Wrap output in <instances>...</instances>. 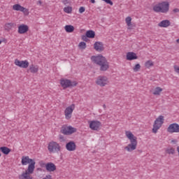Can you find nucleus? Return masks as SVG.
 I'll return each instance as SVG.
<instances>
[{
  "mask_svg": "<svg viewBox=\"0 0 179 179\" xmlns=\"http://www.w3.org/2000/svg\"><path fill=\"white\" fill-rule=\"evenodd\" d=\"M66 13H72V7L67 6L64 8Z\"/></svg>",
  "mask_w": 179,
  "mask_h": 179,
  "instance_id": "obj_33",
  "label": "nucleus"
},
{
  "mask_svg": "<svg viewBox=\"0 0 179 179\" xmlns=\"http://www.w3.org/2000/svg\"><path fill=\"white\" fill-rule=\"evenodd\" d=\"M169 9L170 3L169 1H162L153 6V10L157 13H159V12H161V13H167Z\"/></svg>",
  "mask_w": 179,
  "mask_h": 179,
  "instance_id": "obj_3",
  "label": "nucleus"
},
{
  "mask_svg": "<svg viewBox=\"0 0 179 179\" xmlns=\"http://www.w3.org/2000/svg\"><path fill=\"white\" fill-rule=\"evenodd\" d=\"M38 3H39V5H41V3H43L41 2V1H38Z\"/></svg>",
  "mask_w": 179,
  "mask_h": 179,
  "instance_id": "obj_44",
  "label": "nucleus"
},
{
  "mask_svg": "<svg viewBox=\"0 0 179 179\" xmlns=\"http://www.w3.org/2000/svg\"><path fill=\"white\" fill-rule=\"evenodd\" d=\"M14 24L12 22L7 23L4 26L5 30H7V31H9V30L12 29V27H13Z\"/></svg>",
  "mask_w": 179,
  "mask_h": 179,
  "instance_id": "obj_28",
  "label": "nucleus"
},
{
  "mask_svg": "<svg viewBox=\"0 0 179 179\" xmlns=\"http://www.w3.org/2000/svg\"><path fill=\"white\" fill-rule=\"evenodd\" d=\"M94 48L96 51H98V52H101L102 51H104V45L103 44V42H95L94 44Z\"/></svg>",
  "mask_w": 179,
  "mask_h": 179,
  "instance_id": "obj_14",
  "label": "nucleus"
},
{
  "mask_svg": "<svg viewBox=\"0 0 179 179\" xmlns=\"http://www.w3.org/2000/svg\"><path fill=\"white\" fill-rule=\"evenodd\" d=\"M29 71L31 73H37L38 72V66L31 64L29 66Z\"/></svg>",
  "mask_w": 179,
  "mask_h": 179,
  "instance_id": "obj_23",
  "label": "nucleus"
},
{
  "mask_svg": "<svg viewBox=\"0 0 179 179\" xmlns=\"http://www.w3.org/2000/svg\"><path fill=\"white\" fill-rule=\"evenodd\" d=\"M96 1L95 0H91L92 3H95Z\"/></svg>",
  "mask_w": 179,
  "mask_h": 179,
  "instance_id": "obj_43",
  "label": "nucleus"
},
{
  "mask_svg": "<svg viewBox=\"0 0 179 179\" xmlns=\"http://www.w3.org/2000/svg\"><path fill=\"white\" fill-rule=\"evenodd\" d=\"M27 31H29V26L22 24L18 27L19 34H24V33H27Z\"/></svg>",
  "mask_w": 179,
  "mask_h": 179,
  "instance_id": "obj_19",
  "label": "nucleus"
},
{
  "mask_svg": "<svg viewBox=\"0 0 179 179\" xmlns=\"http://www.w3.org/2000/svg\"><path fill=\"white\" fill-rule=\"evenodd\" d=\"M32 162H34V159H31L29 157V156H22L21 163L22 166H27V164H30Z\"/></svg>",
  "mask_w": 179,
  "mask_h": 179,
  "instance_id": "obj_18",
  "label": "nucleus"
},
{
  "mask_svg": "<svg viewBox=\"0 0 179 179\" xmlns=\"http://www.w3.org/2000/svg\"><path fill=\"white\" fill-rule=\"evenodd\" d=\"M162 92H163V89L160 87H157L152 94H154L155 96H159L160 95V93H162Z\"/></svg>",
  "mask_w": 179,
  "mask_h": 179,
  "instance_id": "obj_27",
  "label": "nucleus"
},
{
  "mask_svg": "<svg viewBox=\"0 0 179 179\" xmlns=\"http://www.w3.org/2000/svg\"><path fill=\"white\" fill-rule=\"evenodd\" d=\"M100 127H101V122L97 120H92L90 122V128L92 131H99Z\"/></svg>",
  "mask_w": 179,
  "mask_h": 179,
  "instance_id": "obj_12",
  "label": "nucleus"
},
{
  "mask_svg": "<svg viewBox=\"0 0 179 179\" xmlns=\"http://www.w3.org/2000/svg\"><path fill=\"white\" fill-rule=\"evenodd\" d=\"M0 151L3 155H8L10 152H12V150L6 146H3L0 148Z\"/></svg>",
  "mask_w": 179,
  "mask_h": 179,
  "instance_id": "obj_22",
  "label": "nucleus"
},
{
  "mask_svg": "<svg viewBox=\"0 0 179 179\" xmlns=\"http://www.w3.org/2000/svg\"><path fill=\"white\" fill-rule=\"evenodd\" d=\"M13 10H19L20 12H23V13H27L29 10L27 8L20 6V4H15L13 6Z\"/></svg>",
  "mask_w": 179,
  "mask_h": 179,
  "instance_id": "obj_17",
  "label": "nucleus"
},
{
  "mask_svg": "<svg viewBox=\"0 0 179 179\" xmlns=\"http://www.w3.org/2000/svg\"><path fill=\"white\" fill-rule=\"evenodd\" d=\"M102 1H103V2H106V3H108L111 6H113V3L111 1V0H102Z\"/></svg>",
  "mask_w": 179,
  "mask_h": 179,
  "instance_id": "obj_35",
  "label": "nucleus"
},
{
  "mask_svg": "<svg viewBox=\"0 0 179 179\" xmlns=\"http://www.w3.org/2000/svg\"><path fill=\"white\" fill-rule=\"evenodd\" d=\"M64 29L66 33H72L75 30V27L72 25H66L64 27Z\"/></svg>",
  "mask_w": 179,
  "mask_h": 179,
  "instance_id": "obj_26",
  "label": "nucleus"
},
{
  "mask_svg": "<svg viewBox=\"0 0 179 179\" xmlns=\"http://www.w3.org/2000/svg\"><path fill=\"white\" fill-rule=\"evenodd\" d=\"M45 168L48 173H52L57 170V166L52 162H48L45 164Z\"/></svg>",
  "mask_w": 179,
  "mask_h": 179,
  "instance_id": "obj_13",
  "label": "nucleus"
},
{
  "mask_svg": "<svg viewBox=\"0 0 179 179\" xmlns=\"http://www.w3.org/2000/svg\"><path fill=\"white\" fill-rule=\"evenodd\" d=\"M173 12H174V13H178L179 9L178 8H174Z\"/></svg>",
  "mask_w": 179,
  "mask_h": 179,
  "instance_id": "obj_41",
  "label": "nucleus"
},
{
  "mask_svg": "<svg viewBox=\"0 0 179 179\" xmlns=\"http://www.w3.org/2000/svg\"><path fill=\"white\" fill-rule=\"evenodd\" d=\"M166 153H168V155H174V152H176V150H174V148H168L166 150Z\"/></svg>",
  "mask_w": 179,
  "mask_h": 179,
  "instance_id": "obj_32",
  "label": "nucleus"
},
{
  "mask_svg": "<svg viewBox=\"0 0 179 179\" xmlns=\"http://www.w3.org/2000/svg\"><path fill=\"white\" fill-rule=\"evenodd\" d=\"M175 72H176V73H179V66H173Z\"/></svg>",
  "mask_w": 179,
  "mask_h": 179,
  "instance_id": "obj_38",
  "label": "nucleus"
},
{
  "mask_svg": "<svg viewBox=\"0 0 179 179\" xmlns=\"http://www.w3.org/2000/svg\"><path fill=\"white\" fill-rule=\"evenodd\" d=\"M176 43H178V44H179V38L176 40Z\"/></svg>",
  "mask_w": 179,
  "mask_h": 179,
  "instance_id": "obj_46",
  "label": "nucleus"
},
{
  "mask_svg": "<svg viewBox=\"0 0 179 179\" xmlns=\"http://www.w3.org/2000/svg\"><path fill=\"white\" fill-rule=\"evenodd\" d=\"M86 35L88 38H94V37L96 36V33L93 30H89L87 31Z\"/></svg>",
  "mask_w": 179,
  "mask_h": 179,
  "instance_id": "obj_24",
  "label": "nucleus"
},
{
  "mask_svg": "<svg viewBox=\"0 0 179 179\" xmlns=\"http://www.w3.org/2000/svg\"><path fill=\"white\" fill-rule=\"evenodd\" d=\"M73 110H75V104H72L65 109L64 115L66 117V120H71V118H72V113H73Z\"/></svg>",
  "mask_w": 179,
  "mask_h": 179,
  "instance_id": "obj_9",
  "label": "nucleus"
},
{
  "mask_svg": "<svg viewBox=\"0 0 179 179\" xmlns=\"http://www.w3.org/2000/svg\"><path fill=\"white\" fill-rule=\"evenodd\" d=\"M125 135L130 141V143L127 146L124 147V149L125 150H127V152H134V150H136V146H138V138H136V136L129 131H126Z\"/></svg>",
  "mask_w": 179,
  "mask_h": 179,
  "instance_id": "obj_2",
  "label": "nucleus"
},
{
  "mask_svg": "<svg viewBox=\"0 0 179 179\" xmlns=\"http://www.w3.org/2000/svg\"><path fill=\"white\" fill-rule=\"evenodd\" d=\"M132 21V18L131 17H127L125 19V22L127 23V25L128 26V27H131V26H132L131 22Z\"/></svg>",
  "mask_w": 179,
  "mask_h": 179,
  "instance_id": "obj_29",
  "label": "nucleus"
},
{
  "mask_svg": "<svg viewBox=\"0 0 179 179\" xmlns=\"http://www.w3.org/2000/svg\"><path fill=\"white\" fill-rule=\"evenodd\" d=\"M59 139H62V141H64V136L60 135L59 136Z\"/></svg>",
  "mask_w": 179,
  "mask_h": 179,
  "instance_id": "obj_42",
  "label": "nucleus"
},
{
  "mask_svg": "<svg viewBox=\"0 0 179 179\" xmlns=\"http://www.w3.org/2000/svg\"><path fill=\"white\" fill-rule=\"evenodd\" d=\"M76 131V128L72 127V126H63L61 129V132L63 135H72V134H75Z\"/></svg>",
  "mask_w": 179,
  "mask_h": 179,
  "instance_id": "obj_7",
  "label": "nucleus"
},
{
  "mask_svg": "<svg viewBox=\"0 0 179 179\" xmlns=\"http://www.w3.org/2000/svg\"><path fill=\"white\" fill-rule=\"evenodd\" d=\"M164 124V116L159 115L155 121L152 128L153 134H157V131L162 128V125Z\"/></svg>",
  "mask_w": 179,
  "mask_h": 179,
  "instance_id": "obj_4",
  "label": "nucleus"
},
{
  "mask_svg": "<svg viewBox=\"0 0 179 179\" xmlns=\"http://www.w3.org/2000/svg\"><path fill=\"white\" fill-rule=\"evenodd\" d=\"M1 43H2V41L0 40V44H1Z\"/></svg>",
  "mask_w": 179,
  "mask_h": 179,
  "instance_id": "obj_47",
  "label": "nucleus"
},
{
  "mask_svg": "<svg viewBox=\"0 0 179 179\" xmlns=\"http://www.w3.org/2000/svg\"><path fill=\"white\" fill-rule=\"evenodd\" d=\"M171 22L170 20H162V22H160L158 24L159 27H169V26H170Z\"/></svg>",
  "mask_w": 179,
  "mask_h": 179,
  "instance_id": "obj_21",
  "label": "nucleus"
},
{
  "mask_svg": "<svg viewBox=\"0 0 179 179\" xmlns=\"http://www.w3.org/2000/svg\"><path fill=\"white\" fill-rule=\"evenodd\" d=\"M62 3H64V5H68V3H69V1H68V0H62Z\"/></svg>",
  "mask_w": 179,
  "mask_h": 179,
  "instance_id": "obj_40",
  "label": "nucleus"
},
{
  "mask_svg": "<svg viewBox=\"0 0 179 179\" xmlns=\"http://www.w3.org/2000/svg\"><path fill=\"white\" fill-rule=\"evenodd\" d=\"M139 69H141V64H137L134 67L133 71H134V72H138L139 71Z\"/></svg>",
  "mask_w": 179,
  "mask_h": 179,
  "instance_id": "obj_34",
  "label": "nucleus"
},
{
  "mask_svg": "<svg viewBox=\"0 0 179 179\" xmlns=\"http://www.w3.org/2000/svg\"><path fill=\"white\" fill-rule=\"evenodd\" d=\"M103 108H106L107 106H106V104H103Z\"/></svg>",
  "mask_w": 179,
  "mask_h": 179,
  "instance_id": "obj_45",
  "label": "nucleus"
},
{
  "mask_svg": "<svg viewBox=\"0 0 179 179\" xmlns=\"http://www.w3.org/2000/svg\"><path fill=\"white\" fill-rule=\"evenodd\" d=\"M1 152H0V157H1Z\"/></svg>",
  "mask_w": 179,
  "mask_h": 179,
  "instance_id": "obj_49",
  "label": "nucleus"
},
{
  "mask_svg": "<svg viewBox=\"0 0 179 179\" xmlns=\"http://www.w3.org/2000/svg\"><path fill=\"white\" fill-rule=\"evenodd\" d=\"M171 142H172V143H173V142H175V141H174V140H172Z\"/></svg>",
  "mask_w": 179,
  "mask_h": 179,
  "instance_id": "obj_48",
  "label": "nucleus"
},
{
  "mask_svg": "<svg viewBox=\"0 0 179 179\" xmlns=\"http://www.w3.org/2000/svg\"><path fill=\"white\" fill-rule=\"evenodd\" d=\"M43 179H52V176L51 175H46Z\"/></svg>",
  "mask_w": 179,
  "mask_h": 179,
  "instance_id": "obj_39",
  "label": "nucleus"
},
{
  "mask_svg": "<svg viewBox=\"0 0 179 179\" xmlns=\"http://www.w3.org/2000/svg\"><path fill=\"white\" fill-rule=\"evenodd\" d=\"M66 149L69 152H73L76 150V144L73 141H70L66 144Z\"/></svg>",
  "mask_w": 179,
  "mask_h": 179,
  "instance_id": "obj_15",
  "label": "nucleus"
},
{
  "mask_svg": "<svg viewBox=\"0 0 179 179\" xmlns=\"http://www.w3.org/2000/svg\"><path fill=\"white\" fill-rule=\"evenodd\" d=\"M20 179H33V177L30 176V173L25 172L22 173L20 176Z\"/></svg>",
  "mask_w": 179,
  "mask_h": 179,
  "instance_id": "obj_25",
  "label": "nucleus"
},
{
  "mask_svg": "<svg viewBox=\"0 0 179 179\" xmlns=\"http://www.w3.org/2000/svg\"><path fill=\"white\" fill-rule=\"evenodd\" d=\"M89 37H87V35H83L82 36V40H83V41H87Z\"/></svg>",
  "mask_w": 179,
  "mask_h": 179,
  "instance_id": "obj_36",
  "label": "nucleus"
},
{
  "mask_svg": "<svg viewBox=\"0 0 179 179\" xmlns=\"http://www.w3.org/2000/svg\"><path fill=\"white\" fill-rule=\"evenodd\" d=\"M78 47L80 50H85L86 49V43L80 42L78 45Z\"/></svg>",
  "mask_w": 179,
  "mask_h": 179,
  "instance_id": "obj_31",
  "label": "nucleus"
},
{
  "mask_svg": "<svg viewBox=\"0 0 179 179\" xmlns=\"http://www.w3.org/2000/svg\"><path fill=\"white\" fill-rule=\"evenodd\" d=\"M85 10H86V9L85 8V7L82 6L79 8V13H83V12H85Z\"/></svg>",
  "mask_w": 179,
  "mask_h": 179,
  "instance_id": "obj_37",
  "label": "nucleus"
},
{
  "mask_svg": "<svg viewBox=\"0 0 179 179\" xmlns=\"http://www.w3.org/2000/svg\"><path fill=\"white\" fill-rule=\"evenodd\" d=\"M169 134L179 133V125L177 123L171 124L167 128Z\"/></svg>",
  "mask_w": 179,
  "mask_h": 179,
  "instance_id": "obj_11",
  "label": "nucleus"
},
{
  "mask_svg": "<svg viewBox=\"0 0 179 179\" xmlns=\"http://www.w3.org/2000/svg\"><path fill=\"white\" fill-rule=\"evenodd\" d=\"M34 169H36V161H33L29 164L25 173H27L28 174H33V173H34Z\"/></svg>",
  "mask_w": 179,
  "mask_h": 179,
  "instance_id": "obj_16",
  "label": "nucleus"
},
{
  "mask_svg": "<svg viewBox=\"0 0 179 179\" xmlns=\"http://www.w3.org/2000/svg\"><path fill=\"white\" fill-rule=\"evenodd\" d=\"M91 61H92L94 64H96V65H98V66H99V70L102 72H106V71L110 68V64L107 61V59L101 55L92 56Z\"/></svg>",
  "mask_w": 179,
  "mask_h": 179,
  "instance_id": "obj_1",
  "label": "nucleus"
},
{
  "mask_svg": "<svg viewBox=\"0 0 179 179\" xmlns=\"http://www.w3.org/2000/svg\"><path fill=\"white\" fill-rule=\"evenodd\" d=\"M15 65L17 66H19L20 68H23L24 69H26V68H29V62L27 60H19L16 59L14 62Z\"/></svg>",
  "mask_w": 179,
  "mask_h": 179,
  "instance_id": "obj_10",
  "label": "nucleus"
},
{
  "mask_svg": "<svg viewBox=\"0 0 179 179\" xmlns=\"http://www.w3.org/2000/svg\"><path fill=\"white\" fill-rule=\"evenodd\" d=\"M153 65H155V64L153 63V62L152 60H148L145 63V68H150V66H153Z\"/></svg>",
  "mask_w": 179,
  "mask_h": 179,
  "instance_id": "obj_30",
  "label": "nucleus"
},
{
  "mask_svg": "<svg viewBox=\"0 0 179 179\" xmlns=\"http://www.w3.org/2000/svg\"><path fill=\"white\" fill-rule=\"evenodd\" d=\"M60 84L62 85V87L64 89H67V87H75V86H77L78 83L76 81H71V80L68 79H62L60 80Z\"/></svg>",
  "mask_w": 179,
  "mask_h": 179,
  "instance_id": "obj_6",
  "label": "nucleus"
},
{
  "mask_svg": "<svg viewBox=\"0 0 179 179\" xmlns=\"http://www.w3.org/2000/svg\"><path fill=\"white\" fill-rule=\"evenodd\" d=\"M129 29H131V27H129Z\"/></svg>",
  "mask_w": 179,
  "mask_h": 179,
  "instance_id": "obj_50",
  "label": "nucleus"
},
{
  "mask_svg": "<svg viewBox=\"0 0 179 179\" xmlns=\"http://www.w3.org/2000/svg\"><path fill=\"white\" fill-rule=\"evenodd\" d=\"M48 150L50 153H58V152L61 151V146L58 143L52 141L49 143Z\"/></svg>",
  "mask_w": 179,
  "mask_h": 179,
  "instance_id": "obj_5",
  "label": "nucleus"
},
{
  "mask_svg": "<svg viewBox=\"0 0 179 179\" xmlns=\"http://www.w3.org/2000/svg\"><path fill=\"white\" fill-rule=\"evenodd\" d=\"M134 59H138V56L136 53L134 52H129L127 53V61H134Z\"/></svg>",
  "mask_w": 179,
  "mask_h": 179,
  "instance_id": "obj_20",
  "label": "nucleus"
},
{
  "mask_svg": "<svg viewBox=\"0 0 179 179\" xmlns=\"http://www.w3.org/2000/svg\"><path fill=\"white\" fill-rule=\"evenodd\" d=\"M96 83L98 85V86H101V87H104L106 85L108 84V78L106 76H99L96 78Z\"/></svg>",
  "mask_w": 179,
  "mask_h": 179,
  "instance_id": "obj_8",
  "label": "nucleus"
}]
</instances>
